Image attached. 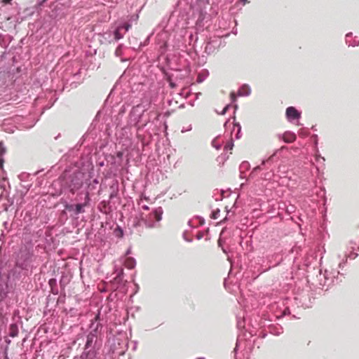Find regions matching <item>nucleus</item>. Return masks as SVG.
<instances>
[{
    "instance_id": "obj_1",
    "label": "nucleus",
    "mask_w": 359,
    "mask_h": 359,
    "mask_svg": "<svg viewBox=\"0 0 359 359\" xmlns=\"http://www.w3.org/2000/svg\"><path fill=\"white\" fill-rule=\"evenodd\" d=\"M100 323V312L99 311L91 320L90 331L86 336L83 351L81 355V359H98L99 351L102 346L101 339H98V333L102 329Z\"/></svg>"
},
{
    "instance_id": "obj_2",
    "label": "nucleus",
    "mask_w": 359,
    "mask_h": 359,
    "mask_svg": "<svg viewBox=\"0 0 359 359\" xmlns=\"http://www.w3.org/2000/svg\"><path fill=\"white\" fill-rule=\"evenodd\" d=\"M89 177L90 175L79 170H76L72 173L66 170L60 177L62 190L69 191L74 194L83 187L84 183H87Z\"/></svg>"
},
{
    "instance_id": "obj_3",
    "label": "nucleus",
    "mask_w": 359,
    "mask_h": 359,
    "mask_svg": "<svg viewBox=\"0 0 359 359\" xmlns=\"http://www.w3.org/2000/svg\"><path fill=\"white\" fill-rule=\"evenodd\" d=\"M34 260V245L30 242L21 248L16 259V265L22 269L27 270Z\"/></svg>"
},
{
    "instance_id": "obj_4",
    "label": "nucleus",
    "mask_w": 359,
    "mask_h": 359,
    "mask_svg": "<svg viewBox=\"0 0 359 359\" xmlns=\"http://www.w3.org/2000/svg\"><path fill=\"white\" fill-rule=\"evenodd\" d=\"M147 108L142 104H137L133 107L129 114L128 124L126 126L123 128V130L126 133L130 131L132 127L136 128V131L140 129L141 126L138 124L141 120L142 116H143L145 111H147ZM146 123L142 124V127L146 126Z\"/></svg>"
},
{
    "instance_id": "obj_5",
    "label": "nucleus",
    "mask_w": 359,
    "mask_h": 359,
    "mask_svg": "<svg viewBox=\"0 0 359 359\" xmlns=\"http://www.w3.org/2000/svg\"><path fill=\"white\" fill-rule=\"evenodd\" d=\"M170 37V33L168 30L163 29L159 32L156 36L155 45L158 51V58L159 59L168 50V41Z\"/></svg>"
},
{
    "instance_id": "obj_6",
    "label": "nucleus",
    "mask_w": 359,
    "mask_h": 359,
    "mask_svg": "<svg viewBox=\"0 0 359 359\" xmlns=\"http://www.w3.org/2000/svg\"><path fill=\"white\" fill-rule=\"evenodd\" d=\"M163 209L161 207L154 208L152 212L146 215L141 213L140 219L144 223L146 226L152 228L155 226V223L162 219Z\"/></svg>"
},
{
    "instance_id": "obj_7",
    "label": "nucleus",
    "mask_w": 359,
    "mask_h": 359,
    "mask_svg": "<svg viewBox=\"0 0 359 359\" xmlns=\"http://www.w3.org/2000/svg\"><path fill=\"white\" fill-rule=\"evenodd\" d=\"M275 155H276V153H274L273 155H271L267 159L262 161V163L261 165H257L252 170V171L251 172V175H255L257 172L262 170L263 167L265 166V167H266L267 169H270V171L266 172L264 175L263 178L264 180H270L273 175V169L271 168V163H273V158H274Z\"/></svg>"
},
{
    "instance_id": "obj_8",
    "label": "nucleus",
    "mask_w": 359,
    "mask_h": 359,
    "mask_svg": "<svg viewBox=\"0 0 359 359\" xmlns=\"http://www.w3.org/2000/svg\"><path fill=\"white\" fill-rule=\"evenodd\" d=\"M89 200V193L86 192L85 194V202L83 203L67 204L65 205V208L69 212H72L74 215H79V214L83 213L85 212L84 208Z\"/></svg>"
},
{
    "instance_id": "obj_9",
    "label": "nucleus",
    "mask_w": 359,
    "mask_h": 359,
    "mask_svg": "<svg viewBox=\"0 0 359 359\" xmlns=\"http://www.w3.org/2000/svg\"><path fill=\"white\" fill-rule=\"evenodd\" d=\"M210 20V15L205 11L200 10L198 13V18L196 22L197 29H203L205 27L209 26L208 22Z\"/></svg>"
},
{
    "instance_id": "obj_10",
    "label": "nucleus",
    "mask_w": 359,
    "mask_h": 359,
    "mask_svg": "<svg viewBox=\"0 0 359 359\" xmlns=\"http://www.w3.org/2000/svg\"><path fill=\"white\" fill-rule=\"evenodd\" d=\"M6 153V148L3 146L2 142H0V170L2 172L1 179H0V187L4 190H6V184L7 183V179L4 177V170L3 168L4 159L3 158Z\"/></svg>"
},
{
    "instance_id": "obj_11",
    "label": "nucleus",
    "mask_w": 359,
    "mask_h": 359,
    "mask_svg": "<svg viewBox=\"0 0 359 359\" xmlns=\"http://www.w3.org/2000/svg\"><path fill=\"white\" fill-rule=\"evenodd\" d=\"M286 116L289 121L292 122L295 119H299L301 113L294 107H289L286 109Z\"/></svg>"
},
{
    "instance_id": "obj_12",
    "label": "nucleus",
    "mask_w": 359,
    "mask_h": 359,
    "mask_svg": "<svg viewBox=\"0 0 359 359\" xmlns=\"http://www.w3.org/2000/svg\"><path fill=\"white\" fill-rule=\"evenodd\" d=\"M110 194H109V201H112L114 198H116L118 194V182H116L113 183L110 186Z\"/></svg>"
},
{
    "instance_id": "obj_13",
    "label": "nucleus",
    "mask_w": 359,
    "mask_h": 359,
    "mask_svg": "<svg viewBox=\"0 0 359 359\" xmlns=\"http://www.w3.org/2000/svg\"><path fill=\"white\" fill-rule=\"evenodd\" d=\"M346 43L349 46H356L359 44V40L353 39V34L351 32L346 34Z\"/></svg>"
},
{
    "instance_id": "obj_14",
    "label": "nucleus",
    "mask_w": 359,
    "mask_h": 359,
    "mask_svg": "<svg viewBox=\"0 0 359 359\" xmlns=\"http://www.w3.org/2000/svg\"><path fill=\"white\" fill-rule=\"evenodd\" d=\"M123 263L125 266L129 269H134L136 266L135 259L131 257H126Z\"/></svg>"
},
{
    "instance_id": "obj_15",
    "label": "nucleus",
    "mask_w": 359,
    "mask_h": 359,
    "mask_svg": "<svg viewBox=\"0 0 359 359\" xmlns=\"http://www.w3.org/2000/svg\"><path fill=\"white\" fill-rule=\"evenodd\" d=\"M283 141L286 143H292L296 140V135L292 132H285L283 136Z\"/></svg>"
},
{
    "instance_id": "obj_16",
    "label": "nucleus",
    "mask_w": 359,
    "mask_h": 359,
    "mask_svg": "<svg viewBox=\"0 0 359 359\" xmlns=\"http://www.w3.org/2000/svg\"><path fill=\"white\" fill-rule=\"evenodd\" d=\"M18 334V326L16 323H12L8 327V335L11 337H15Z\"/></svg>"
},
{
    "instance_id": "obj_17",
    "label": "nucleus",
    "mask_w": 359,
    "mask_h": 359,
    "mask_svg": "<svg viewBox=\"0 0 359 359\" xmlns=\"http://www.w3.org/2000/svg\"><path fill=\"white\" fill-rule=\"evenodd\" d=\"M90 179V177H88ZM88 184V189L86 192H88L90 194V191H92L95 189H96L97 184H99V181L97 179H93L92 180V182H90V180H87Z\"/></svg>"
},
{
    "instance_id": "obj_18",
    "label": "nucleus",
    "mask_w": 359,
    "mask_h": 359,
    "mask_svg": "<svg viewBox=\"0 0 359 359\" xmlns=\"http://www.w3.org/2000/svg\"><path fill=\"white\" fill-rule=\"evenodd\" d=\"M125 33L123 32L122 29H121V27H119V26H118L115 30L113 32V39L114 41H118L121 39H122L123 37V34Z\"/></svg>"
},
{
    "instance_id": "obj_19",
    "label": "nucleus",
    "mask_w": 359,
    "mask_h": 359,
    "mask_svg": "<svg viewBox=\"0 0 359 359\" xmlns=\"http://www.w3.org/2000/svg\"><path fill=\"white\" fill-rule=\"evenodd\" d=\"M250 94V88L248 85L242 86L238 91L239 96H248Z\"/></svg>"
},
{
    "instance_id": "obj_20",
    "label": "nucleus",
    "mask_w": 359,
    "mask_h": 359,
    "mask_svg": "<svg viewBox=\"0 0 359 359\" xmlns=\"http://www.w3.org/2000/svg\"><path fill=\"white\" fill-rule=\"evenodd\" d=\"M110 201H103L100 204V208L102 212L105 213L111 210V207L109 206Z\"/></svg>"
},
{
    "instance_id": "obj_21",
    "label": "nucleus",
    "mask_w": 359,
    "mask_h": 359,
    "mask_svg": "<svg viewBox=\"0 0 359 359\" xmlns=\"http://www.w3.org/2000/svg\"><path fill=\"white\" fill-rule=\"evenodd\" d=\"M115 273H116L115 280L118 282L121 281L123 279V269L121 267L119 269L116 268L115 270Z\"/></svg>"
},
{
    "instance_id": "obj_22",
    "label": "nucleus",
    "mask_w": 359,
    "mask_h": 359,
    "mask_svg": "<svg viewBox=\"0 0 359 359\" xmlns=\"http://www.w3.org/2000/svg\"><path fill=\"white\" fill-rule=\"evenodd\" d=\"M10 41H11V37L9 36H6L3 38H0L1 46L6 48L7 46H8Z\"/></svg>"
},
{
    "instance_id": "obj_23",
    "label": "nucleus",
    "mask_w": 359,
    "mask_h": 359,
    "mask_svg": "<svg viewBox=\"0 0 359 359\" xmlns=\"http://www.w3.org/2000/svg\"><path fill=\"white\" fill-rule=\"evenodd\" d=\"M208 74V72L199 73L197 76L196 81L198 83L203 82L207 77Z\"/></svg>"
},
{
    "instance_id": "obj_24",
    "label": "nucleus",
    "mask_w": 359,
    "mask_h": 359,
    "mask_svg": "<svg viewBox=\"0 0 359 359\" xmlns=\"http://www.w3.org/2000/svg\"><path fill=\"white\" fill-rule=\"evenodd\" d=\"M102 36H103L104 39L107 40L109 42H111L114 40L113 32H111V31L106 32L103 34Z\"/></svg>"
},
{
    "instance_id": "obj_25",
    "label": "nucleus",
    "mask_w": 359,
    "mask_h": 359,
    "mask_svg": "<svg viewBox=\"0 0 359 359\" xmlns=\"http://www.w3.org/2000/svg\"><path fill=\"white\" fill-rule=\"evenodd\" d=\"M250 168V163L248 161H243L240 165V171L242 173L243 171L249 170Z\"/></svg>"
},
{
    "instance_id": "obj_26",
    "label": "nucleus",
    "mask_w": 359,
    "mask_h": 359,
    "mask_svg": "<svg viewBox=\"0 0 359 359\" xmlns=\"http://www.w3.org/2000/svg\"><path fill=\"white\" fill-rule=\"evenodd\" d=\"M48 0H38L35 7L36 9H41V7L44 6L45 4H46Z\"/></svg>"
},
{
    "instance_id": "obj_27",
    "label": "nucleus",
    "mask_w": 359,
    "mask_h": 359,
    "mask_svg": "<svg viewBox=\"0 0 359 359\" xmlns=\"http://www.w3.org/2000/svg\"><path fill=\"white\" fill-rule=\"evenodd\" d=\"M118 26L119 27H121V29L122 31H123L124 33L128 32L131 27V25L128 22L119 25Z\"/></svg>"
},
{
    "instance_id": "obj_28",
    "label": "nucleus",
    "mask_w": 359,
    "mask_h": 359,
    "mask_svg": "<svg viewBox=\"0 0 359 359\" xmlns=\"http://www.w3.org/2000/svg\"><path fill=\"white\" fill-rule=\"evenodd\" d=\"M123 46L122 44H119L116 50H115V55L118 57L121 56L122 55V50H123Z\"/></svg>"
},
{
    "instance_id": "obj_29",
    "label": "nucleus",
    "mask_w": 359,
    "mask_h": 359,
    "mask_svg": "<svg viewBox=\"0 0 359 359\" xmlns=\"http://www.w3.org/2000/svg\"><path fill=\"white\" fill-rule=\"evenodd\" d=\"M236 127L237 128V133L236 135V138L239 139L241 137L240 134H241V127L239 123H235L234 128H236Z\"/></svg>"
},
{
    "instance_id": "obj_30",
    "label": "nucleus",
    "mask_w": 359,
    "mask_h": 359,
    "mask_svg": "<svg viewBox=\"0 0 359 359\" xmlns=\"http://www.w3.org/2000/svg\"><path fill=\"white\" fill-rule=\"evenodd\" d=\"M220 210L219 209H217L216 210H214L212 212L211 218L216 219L219 216Z\"/></svg>"
},
{
    "instance_id": "obj_31",
    "label": "nucleus",
    "mask_w": 359,
    "mask_h": 359,
    "mask_svg": "<svg viewBox=\"0 0 359 359\" xmlns=\"http://www.w3.org/2000/svg\"><path fill=\"white\" fill-rule=\"evenodd\" d=\"M237 327L238 329H242V328H244L245 327V322H244V320H239L238 319V321H237Z\"/></svg>"
},
{
    "instance_id": "obj_32",
    "label": "nucleus",
    "mask_w": 359,
    "mask_h": 359,
    "mask_svg": "<svg viewBox=\"0 0 359 359\" xmlns=\"http://www.w3.org/2000/svg\"><path fill=\"white\" fill-rule=\"evenodd\" d=\"M271 266H269L267 268L264 269L262 266H260L259 269H258L259 274L257 276H258L259 274L262 273L263 272H265L268 271L269 269H271Z\"/></svg>"
},
{
    "instance_id": "obj_33",
    "label": "nucleus",
    "mask_w": 359,
    "mask_h": 359,
    "mask_svg": "<svg viewBox=\"0 0 359 359\" xmlns=\"http://www.w3.org/2000/svg\"><path fill=\"white\" fill-rule=\"evenodd\" d=\"M276 331L271 330V332H273L274 334H276V335H278V334H280V333L283 332L282 327H276Z\"/></svg>"
},
{
    "instance_id": "obj_34",
    "label": "nucleus",
    "mask_w": 359,
    "mask_h": 359,
    "mask_svg": "<svg viewBox=\"0 0 359 359\" xmlns=\"http://www.w3.org/2000/svg\"><path fill=\"white\" fill-rule=\"evenodd\" d=\"M149 41H150V36H148L147 38L144 40V41L140 44V46H144L148 45L149 43Z\"/></svg>"
},
{
    "instance_id": "obj_35",
    "label": "nucleus",
    "mask_w": 359,
    "mask_h": 359,
    "mask_svg": "<svg viewBox=\"0 0 359 359\" xmlns=\"http://www.w3.org/2000/svg\"><path fill=\"white\" fill-rule=\"evenodd\" d=\"M230 107H231L230 104H227L226 106H225L224 107L222 111L221 112V114H222V115L225 114Z\"/></svg>"
},
{
    "instance_id": "obj_36",
    "label": "nucleus",
    "mask_w": 359,
    "mask_h": 359,
    "mask_svg": "<svg viewBox=\"0 0 359 359\" xmlns=\"http://www.w3.org/2000/svg\"><path fill=\"white\" fill-rule=\"evenodd\" d=\"M230 107H231L230 104H227L226 106H225L224 107L222 111L221 112V114H222V115L225 114Z\"/></svg>"
},
{
    "instance_id": "obj_37",
    "label": "nucleus",
    "mask_w": 359,
    "mask_h": 359,
    "mask_svg": "<svg viewBox=\"0 0 359 359\" xmlns=\"http://www.w3.org/2000/svg\"><path fill=\"white\" fill-rule=\"evenodd\" d=\"M29 174H27V173H22L21 175H20L19 177H20V180H24V179L29 177Z\"/></svg>"
},
{
    "instance_id": "obj_38",
    "label": "nucleus",
    "mask_w": 359,
    "mask_h": 359,
    "mask_svg": "<svg viewBox=\"0 0 359 359\" xmlns=\"http://www.w3.org/2000/svg\"><path fill=\"white\" fill-rule=\"evenodd\" d=\"M233 147V144L232 142H229L226 146H225V149H232Z\"/></svg>"
},
{
    "instance_id": "obj_39",
    "label": "nucleus",
    "mask_w": 359,
    "mask_h": 359,
    "mask_svg": "<svg viewBox=\"0 0 359 359\" xmlns=\"http://www.w3.org/2000/svg\"><path fill=\"white\" fill-rule=\"evenodd\" d=\"M316 161L317 162H320V161H322V162H324L325 161V158L323 157L320 156H317L316 157Z\"/></svg>"
},
{
    "instance_id": "obj_40",
    "label": "nucleus",
    "mask_w": 359,
    "mask_h": 359,
    "mask_svg": "<svg viewBox=\"0 0 359 359\" xmlns=\"http://www.w3.org/2000/svg\"><path fill=\"white\" fill-rule=\"evenodd\" d=\"M183 237H184V240L188 241V242H191L192 241L191 238H188V236H187V232H184Z\"/></svg>"
},
{
    "instance_id": "obj_41",
    "label": "nucleus",
    "mask_w": 359,
    "mask_h": 359,
    "mask_svg": "<svg viewBox=\"0 0 359 359\" xmlns=\"http://www.w3.org/2000/svg\"><path fill=\"white\" fill-rule=\"evenodd\" d=\"M196 219L198 220L199 225H203L204 224V219L202 217H197Z\"/></svg>"
},
{
    "instance_id": "obj_42",
    "label": "nucleus",
    "mask_w": 359,
    "mask_h": 359,
    "mask_svg": "<svg viewBox=\"0 0 359 359\" xmlns=\"http://www.w3.org/2000/svg\"><path fill=\"white\" fill-rule=\"evenodd\" d=\"M203 237V232H198L196 235V238L198 240L201 239Z\"/></svg>"
},
{
    "instance_id": "obj_43",
    "label": "nucleus",
    "mask_w": 359,
    "mask_h": 359,
    "mask_svg": "<svg viewBox=\"0 0 359 359\" xmlns=\"http://www.w3.org/2000/svg\"><path fill=\"white\" fill-rule=\"evenodd\" d=\"M357 256H358V254L355 253V252H351L350 255H348V257L351 259H355Z\"/></svg>"
},
{
    "instance_id": "obj_44",
    "label": "nucleus",
    "mask_w": 359,
    "mask_h": 359,
    "mask_svg": "<svg viewBox=\"0 0 359 359\" xmlns=\"http://www.w3.org/2000/svg\"><path fill=\"white\" fill-rule=\"evenodd\" d=\"M116 156H117L118 158L121 159V158H122V157H123V152H121V151H118V152L116 153Z\"/></svg>"
},
{
    "instance_id": "obj_45",
    "label": "nucleus",
    "mask_w": 359,
    "mask_h": 359,
    "mask_svg": "<svg viewBox=\"0 0 359 359\" xmlns=\"http://www.w3.org/2000/svg\"><path fill=\"white\" fill-rule=\"evenodd\" d=\"M55 282H56L55 279H54V278H51V279H50V280H49V285H50V286H52V285H53V284H55Z\"/></svg>"
},
{
    "instance_id": "obj_46",
    "label": "nucleus",
    "mask_w": 359,
    "mask_h": 359,
    "mask_svg": "<svg viewBox=\"0 0 359 359\" xmlns=\"http://www.w3.org/2000/svg\"><path fill=\"white\" fill-rule=\"evenodd\" d=\"M142 208L145 210H149V207L147 205H142Z\"/></svg>"
},
{
    "instance_id": "obj_47",
    "label": "nucleus",
    "mask_w": 359,
    "mask_h": 359,
    "mask_svg": "<svg viewBox=\"0 0 359 359\" xmlns=\"http://www.w3.org/2000/svg\"><path fill=\"white\" fill-rule=\"evenodd\" d=\"M170 86L172 88H174L176 86V85H175V83H173V82L170 81Z\"/></svg>"
},
{
    "instance_id": "obj_48",
    "label": "nucleus",
    "mask_w": 359,
    "mask_h": 359,
    "mask_svg": "<svg viewBox=\"0 0 359 359\" xmlns=\"http://www.w3.org/2000/svg\"><path fill=\"white\" fill-rule=\"evenodd\" d=\"M346 262V259L345 261H344L343 262H340L339 264V267L341 268L343 266V265L345 264Z\"/></svg>"
},
{
    "instance_id": "obj_49",
    "label": "nucleus",
    "mask_w": 359,
    "mask_h": 359,
    "mask_svg": "<svg viewBox=\"0 0 359 359\" xmlns=\"http://www.w3.org/2000/svg\"><path fill=\"white\" fill-rule=\"evenodd\" d=\"M41 99V97H39H39L35 100V102L38 103V102H40Z\"/></svg>"
},
{
    "instance_id": "obj_50",
    "label": "nucleus",
    "mask_w": 359,
    "mask_h": 359,
    "mask_svg": "<svg viewBox=\"0 0 359 359\" xmlns=\"http://www.w3.org/2000/svg\"><path fill=\"white\" fill-rule=\"evenodd\" d=\"M193 222H194V220H192V219L189 221V225L190 226H193V224H192Z\"/></svg>"
},
{
    "instance_id": "obj_51",
    "label": "nucleus",
    "mask_w": 359,
    "mask_h": 359,
    "mask_svg": "<svg viewBox=\"0 0 359 359\" xmlns=\"http://www.w3.org/2000/svg\"><path fill=\"white\" fill-rule=\"evenodd\" d=\"M129 254H130V249H128V250L126 251V256L128 255Z\"/></svg>"
},
{
    "instance_id": "obj_52",
    "label": "nucleus",
    "mask_w": 359,
    "mask_h": 359,
    "mask_svg": "<svg viewBox=\"0 0 359 359\" xmlns=\"http://www.w3.org/2000/svg\"><path fill=\"white\" fill-rule=\"evenodd\" d=\"M212 144H213V146H214V147H215L217 149H219L220 148V146H215V145L214 144V141L212 142Z\"/></svg>"
},
{
    "instance_id": "obj_53",
    "label": "nucleus",
    "mask_w": 359,
    "mask_h": 359,
    "mask_svg": "<svg viewBox=\"0 0 359 359\" xmlns=\"http://www.w3.org/2000/svg\"><path fill=\"white\" fill-rule=\"evenodd\" d=\"M231 98L234 100V94L233 93H231Z\"/></svg>"
},
{
    "instance_id": "obj_54",
    "label": "nucleus",
    "mask_w": 359,
    "mask_h": 359,
    "mask_svg": "<svg viewBox=\"0 0 359 359\" xmlns=\"http://www.w3.org/2000/svg\"><path fill=\"white\" fill-rule=\"evenodd\" d=\"M41 171V170H38V171H36V172L34 173V175H38Z\"/></svg>"
},
{
    "instance_id": "obj_55",
    "label": "nucleus",
    "mask_w": 359,
    "mask_h": 359,
    "mask_svg": "<svg viewBox=\"0 0 359 359\" xmlns=\"http://www.w3.org/2000/svg\"><path fill=\"white\" fill-rule=\"evenodd\" d=\"M38 184H39V186H41V181H39V182H38Z\"/></svg>"
},
{
    "instance_id": "obj_56",
    "label": "nucleus",
    "mask_w": 359,
    "mask_h": 359,
    "mask_svg": "<svg viewBox=\"0 0 359 359\" xmlns=\"http://www.w3.org/2000/svg\"><path fill=\"white\" fill-rule=\"evenodd\" d=\"M358 250H359V246H358Z\"/></svg>"
}]
</instances>
